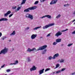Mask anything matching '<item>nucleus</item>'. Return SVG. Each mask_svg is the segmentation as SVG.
Wrapping results in <instances>:
<instances>
[{
  "label": "nucleus",
  "instance_id": "obj_1",
  "mask_svg": "<svg viewBox=\"0 0 75 75\" xmlns=\"http://www.w3.org/2000/svg\"><path fill=\"white\" fill-rule=\"evenodd\" d=\"M36 8H37V6H36L30 7L28 8L25 9L24 10V12H29V11H30V10H34V9H36Z\"/></svg>",
  "mask_w": 75,
  "mask_h": 75
},
{
  "label": "nucleus",
  "instance_id": "obj_2",
  "mask_svg": "<svg viewBox=\"0 0 75 75\" xmlns=\"http://www.w3.org/2000/svg\"><path fill=\"white\" fill-rule=\"evenodd\" d=\"M8 52V48L5 47L3 49L1 50L0 52V54H6Z\"/></svg>",
  "mask_w": 75,
  "mask_h": 75
},
{
  "label": "nucleus",
  "instance_id": "obj_3",
  "mask_svg": "<svg viewBox=\"0 0 75 75\" xmlns=\"http://www.w3.org/2000/svg\"><path fill=\"white\" fill-rule=\"evenodd\" d=\"M25 16L26 18H30V20H33V16L32 15H31L29 13H27L25 15Z\"/></svg>",
  "mask_w": 75,
  "mask_h": 75
},
{
  "label": "nucleus",
  "instance_id": "obj_4",
  "mask_svg": "<svg viewBox=\"0 0 75 75\" xmlns=\"http://www.w3.org/2000/svg\"><path fill=\"white\" fill-rule=\"evenodd\" d=\"M55 25V24L54 23H52L49 25H45L43 27V29L44 30L45 29H46L48 28V27H51V26H53V25Z\"/></svg>",
  "mask_w": 75,
  "mask_h": 75
},
{
  "label": "nucleus",
  "instance_id": "obj_5",
  "mask_svg": "<svg viewBox=\"0 0 75 75\" xmlns=\"http://www.w3.org/2000/svg\"><path fill=\"white\" fill-rule=\"evenodd\" d=\"M47 47V45H44L42 47H40L37 50V51H39V50H44V49H45Z\"/></svg>",
  "mask_w": 75,
  "mask_h": 75
},
{
  "label": "nucleus",
  "instance_id": "obj_6",
  "mask_svg": "<svg viewBox=\"0 0 75 75\" xmlns=\"http://www.w3.org/2000/svg\"><path fill=\"white\" fill-rule=\"evenodd\" d=\"M62 35V33L60 32H58L55 35L56 37H59V36L60 35Z\"/></svg>",
  "mask_w": 75,
  "mask_h": 75
},
{
  "label": "nucleus",
  "instance_id": "obj_7",
  "mask_svg": "<svg viewBox=\"0 0 75 75\" xmlns=\"http://www.w3.org/2000/svg\"><path fill=\"white\" fill-rule=\"evenodd\" d=\"M36 69H37V67H36L35 66H33L32 68L30 69V71H35V70H36Z\"/></svg>",
  "mask_w": 75,
  "mask_h": 75
},
{
  "label": "nucleus",
  "instance_id": "obj_8",
  "mask_svg": "<svg viewBox=\"0 0 75 75\" xmlns=\"http://www.w3.org/2000/svg\"><path fill=\"white\" fill-rule=\"evenodd\" d=\"M37 35L33 34L31 36V39H32V40L35 39L36 37H37Z\"/></svg>",
  "mask_w": 75,
  "mask_h": 75
},
{
  "label": "nucleus",
  "instance_id": "obj_9",
  "mask_svg": "<svg viewBox=\"0 0 75 75\" xmlns=\"http://www.w3.org/2000/svg\"><path fill=\"white\" fill-rule=\"evenodd\" d=\"M35 50H36V49L35 48H33L32 49H31L30 48H28L27 51L28 52H31V51H35Z\"/></svg>",
  "mask_w": 75,
  "mask_h": 75
},
{
  "label": "nucleus",
  "instance_id": "obj_10",
  "mask_svg": "<svg viewBox=\"0 0 75 75\" xmlns=\"http://www.w3.org/2000/svg\"><path fill=\"white\" fill-rule=\"evenodd\" d=\"M58 0H52L51 1V2L50 3V4H55L57 2Z\"/></svg>",
  "mask_w": 75,
  "mask_h": 75
},
{
  "label": "nucleus",
  "instance_id": "obj_11",
  "mask_svg": "<svg viewBox=\"0 0 75 75\" xmlns=\"http://www.w3.org/2000/svg\"><path fill=\"white\" fill-rule=\"evenodd\" d=\"M44 69L39 70L38 71L39 73V75H41L42 74H43V73H44Z\"/></svg>",
  "mask_w": 75,
  "mask_h": 75
},
{
  "label": "nucleus",
  "instance_id": "obj_12",
  "mask_svg": "<svg viewBox=\"0 0 75 75\" xmlns=\"http://www.w3.org/2000/svg\"><path fill=\"white\" fill-rule=\"evenodd\" d=\"M59 57V54L58 53H57L55 54L54 56H53V58L54 59H55L56 58H57V57Z\"/></svg>",
  "mask_w": 75,
  "mask_h": 75
},
{
  "label": "nucleus",
  "instance_id": "obj_13",
  "mask_svg": "<svg viewBox=\"0 0 75 75\" xmlns=\"http://www.w3.org/2000/svg\"><path fill=\"white\" fill-rule=\"evenodd\" d=\"M8 19L7 18H3L0 19V21H7Z\"/></svg>",
  "mask_w": 75,
  "mask_h": 75
},
{
  "label": "nucleus",
  "instance_id": "obj_14",
  "mask_svg": "<svg viewBox=\"0 0 75 75\" xmlns=\"http://www.w3.org/2000/svg\"><path fill=\"white\" fill-rule=\"evenodd\" d=\"M56 41L57 43L58 42H61V39H57L56 40Z\"/></svg>",
  "mask_w": 75,
  "mask_h": 75
},
{
  "label": "nucleus",
  "instance_id": "obj_15",
  "mask_svg": "<svg viewBox=\"0 0 75 75\" xmlns=\"http://www.w3.org/2000/svg\"><path fill=\"white\" fill-rule=\"evenodd\" d=\"M21 6H19L17 8V9L16 10H15V12H17L18 11H19L20 10V9H21Z\"/></svg>",
  "mask_w": 75,
  "mask_h": 75
},
{
  "label": "nucleus",
  "instance_id": "obj_16",
  "mask_svg": "<svg viewBox=\"0 0 75 75\" xmlns=\"http://www.w3.org/2000/svg\"><path fill=\"white\" fill-rule=\"evenodd\" d=\"M27 61L28 62H31V59H30V57H28L27 58Z\"/></svg>",
  "mask_w": 75,
  "mask_h": 75
},
{
  "label": "nucleus",
  "instance_id": "obj_17",
  "mask_svg": "<svg viewBox=\"0 0 75 75\" xmlns=\"http://www.w3.org/2000/svg\"><path fill=\"white\" fill-rule=\"evenodd\" d=\"M54 57H52V56H50L49 57H48L47 58V59H48L49 60H51V59H54L53 58Z\"/></svg>",
  "mask_w": 75,
  "mask_h": 75
},
{
  "label": "nucleus",
  "instance_id": "obj_18",
  "mask_svg": "<svg viewBox=\"0 0 75 75\" xmlns=\"http://www.w3.org/2000/svg\"><path fill=\"white\" fill-rule=\"evenodd\" d=\"M16 34V31H13L12 33L10 34V35H14Z\"/></svg>",
  "mask_w": 75,
  "mask_h": 75
},
{
  "label": "nucleus",
  "instance_id": "obj_19",
  "mask_svg": "<svg viewBox=\"0 0 75 75\" xmlns=\"http://www.w3.org/2000/svg\"><path fill=\"white\" fill-rule=\"evenodd\" d=\"M45 17H47L48 18H51V16L50 15H45Z\"/></svg>",
  "mask_w": 75,
  "mask_h": 75
},
{
  "label": "nucleus",
  "instance_id": "obj_20",
  "mask_svg": "<svg viewBox=\"0 0 75 75\" xmlns=\"http://www.w3.org/2000/svg\"><path fill=\"white\" fill-rule=\"evenodd\" d=\"M41 28V26H39L38 27H36V28H33L34 30H37V29H38V28Z\"/></svg>",
  "mask_w": 75,
  "mask_h": 75
},
{
  "label": "nucleus",
  "instance_id": "obj_21",
  "mask_svg": "<svg viewBox=\"0 0 75 75\" xmlns=\"http://www.w3.org/2000/svg\"><path fill=\"white\" fill-rule=\"evenodd\" d=\"M26 0H23L21 3V5H22V4H25V3Z\"/></svg>",
  "mask_w": 75,
  "mask_h": 75
},
{
  "label": "nucleus",
  "instance_id": "obj_22",
  "mask_svg": "<svg viewBox=\"0 0 75 75\" xmlns=\"http://www.w3.org/2000/svg\"><path fill=\"white\" fill-rule=\"evenodd\" d=\"M61 15L59 14L56 17V18L57 19L59 18H60L61 17Z\"/></svg>",
  "mask_w": 75,
  "mask_h": 75
},
{
  "label": "nucleus",
  "instance_id": "obj_23",
  "mask_svg": "<svg viewBox=\"0 0 75 75\" xmlns=\"http://www.w3.org/2000/svg\"><path fill=\"white\" fill-rule=\"evenodd\" d=\"M59 62L60 63H62L64 62V59H62L60 60Z\"/></svg>",
  "mask_w": 75,
  "mask_h": 75
},
{
  "label": "nucleus",
  "instance_id": "obj_24",
  "mask_svg": "<svg viewBox=\"0 0 75 75\" xmlns=\"http://www.w3.org/2000/svg\"><path fill=\"white\" fill-rule=\"evenodd\" d=\"M58 44V43L57 41L56 42H54L53 43V45H57Z\"/></svg>",
  "mask_w": 75,
  "mask_h": 75
},
{
  "label": "nucleus",
  "instance_id": "obj_25",
  "mask_svg": "<svg viewBox=\"0 0 75 75\" xmlns=\"http://www.w3.org/2000/svg\"><path fill=\"white\" fill-rule=\"evenodd\" d=\"M60 72H61V71L60 70H59L58 71H55L56 74H59V73H60Z\"/></svg>",
  "mask_w": 75,
  "mask_h": 75
},
{
  "label": "nucleus",
  "instance_id": "obj_26",
  "mask_svg": "<svg viewBox=\"0 0 75 75\" xmlns=\"http://www.w3.org/2000/svg\"><path fill=\"white\" fill-rule=\"evenodd\" d=\"M70 5V4H65L64 5V7H67L68 6H69Z\"/></svg>",
  "mask_w": 75,
  "mask_h": 75
},
{
  "label": "nucleus",
  "instance_id": "obj_27",
  "mask_svg": "<svg viewBox=\"0 0 75 75\" xmlns=\"http://www.w3.org/2000/svg\"><path fill=\"white\" fill-rule=\"evenodd\" d=\"M6 38H7V37L6 36H3L1 38V39L2 40H4V39Z\"/></svg>",
  "mask_w": 75,
  "mask_h": 75
},
{
  "label": "nucleus",
  "instance_id": "obj_28",
  "mask_svg": "<svg viewBox=\"0 0 75 75\" xmlns=\"http://www.w3.org/2000/svg\"><path fill=\"white\" fill-rule=\"evenodd\" d=\"M18 63V60H16L15 61V63H14V65H16V64H17Z\"/></svg>",
  "mask_w": 75,
  "mask_h": 75
},
{
  "label": "nucleus",
  "instance_id": "obj_29",
  "mask_svg": "<svg viewBox=\"0 0 75 75\" xmlns=\"http://www.w3.org/2000/svg\"><path fill=\"white\" fill-rule=\"evenodd\" d=\"M59 64H56V68H55V69L58 68V67H59Z\"/></svg>",
  "mask_w": 75,
  "mask_h": 75
},
{
  "label": "nucleus",
  "instance_id": "obj_30",
  "mask_svg": "<svg viewBox=\"0 0 75 75\" xmlns=\"http://www.w3.org/2000/svg\"><path fill=\"white\" fill-rule=\"evenodd\" d=\"M11 12L10 11H8L7 13H6L8 14H8H10V13H11Z\"/></svg>",
  "mask_w": 75,
  "mask_h": 75
},
{
  "label": "nucleus",
  "instance_id": "obj_31",
  "mask_svg": "<svg viewBox=\"0 0 75 75\" xmlns=\"http://www.w3.org/2000/svg\"><path fill=\"white\" fill-rule=\"evenodd\" d=\"M50 68L46 69L45 70V72H47V71H50Z\"/></svg>",
  "mask_w": 75,
  "mask_h": 75
},
{
  "label": "nucleus",
  "instance_id": "obj_32",
  "mask_svg": "<svg viewBox=\"0 0 75 75\" xmlns=\"http://www.w3.org/2000/svg\"><path fill=\"white\" fill-rule=\"evenodd\" d=\"M66 69V68H63L62 69V70H60L61 71V72H62V71H65V70Z\"/></svg>",
  "mask_w": 75,
  "mask_h": 75
},
{
  "label": "nucleus",
  "instance_id": "obj_33",
  "mask_svg": "<svg viewBox=\"0 0 75 75\" xmlns=\"http://www.w3.org/2000/svg\"><path fill=\"white\" fill-rule=\"evenodd\" d=\"M74 21H75V19H74L73 21L72 22H71L70 23H73V22H74ZM73 24L74 25H75V22H74V23Z\"/></svg>",
  "mask_w": 75,
  "mask_h": 75
},
{
  "label": "nucleus",
  "instance_id": "obj_34",
  "mask_svg": "<svg viewBox=\"0 0 75 75\" xmlns=\"http://www.w3.org/2000/svg\"><path fill=\"white\" fill-rule=\"evenodd\" d=\"M73 44V43L69 44L68 45V47H71Z\"/></svg>",
  "mask_w": 75,
  "mask_h": 75
},
{
  "label": "nucleus",
  "instance_id": "obj_35",
  "mask_svg": "<svg viewBox=\"0 0 75 75\" xmlns=\"http://www.w3.org/2000/svg\"><path fill=\"white\" fill-rule=\"evenodd\" d=\"M46 51H47V50H44V51L43 52H42V54H45Z\"/></svg>",
  "mask_w": 75,
  "mask_h": 75
},
{
  "label": "nucleus",
  "instance_id": "obj_36",
  "mask_svg": "<svg viewBox=\"0 0 75 75\" xmlns=\"http://www.w3.org/2000/svg\"><path fill=\"white\" fill-rule=\"evenodd\" d=\"M39 2V1H35V3H34V4H38V3Z\"/></svg>",
  "mask_w": 75,
  "mask_h": 75
},
{
  "label": "nucleus",
  "instance_id": "obj_37",
  "mask_svg": "<svg viewBox=\"0 0 75 75\" xmlns=\"http://www.w3.org/2000/svg\"><path fill=\"white\" fill-rule=\"evenodd\" d=\"M67 30H68V29H66L65 30H62L61 31V32H64V31H67Z\"/></svg>",
  "mask_w": 75,
  "mask_h": 75
},
{
  "label": "nucleus",
  "instance_id": "obj_38",
  "mask_svg": "<svg viewBox=\"0 0 75 75\" xmlns=\"http://www.w3.org/2000/svg\"><path fill=\"white\" fill-rule=\"evenodd\" d=\"M8 15L7 14V13H6L4 14V16H5V17H7V16H8Z\"/></svg>",
  "mask_w": 75,
  "mask_h": 75
},
{
  "label": "nucleus",
  "instance_id": "obj_39",
  "mask_svg": "<svg viewBox=\"0 0 75 75\" xmlns=\"http://www.w3.org/2000/svg\"><path fill=\"white\" fill-rule=\"evenodd\" d=\"M6 71L7 72H10V71H11V70L10 69H8L6 70Z\"/></svg>",
  "mask_w": 75,
  "mask_h": 75
},
{
  "label": "nucleus",
  "instance_id": "obj_40",
  "mask_svg": "<svg viewBox=\"0 0 75 75\" xmlns=\"http://www.w3.org/2000/svg\"><path fill=\"white\" fill-rule=\"evenodd\" d=\"M50 35H51V33H50L49 34L47 35L46 36V37H50Z\"/></svg>",
  "mask_w": 75,
  "mask_h": 75
},
{
  "label": "nucleus",
  "instance_id": "obj_41",
  "mask_svg": "<svg viewBox=\"0 0 75 75\" xmlns=\"http://www.w3.org/2000/svg\"><path fill=\"white\" fill-rule=\"evenodd\" d=\"M17 8V6H13L12 7V9H16Z\"/></svg>",
  "mask_w": 75,
  "mask_h": 75
},
{
  "label": "nucleus",
  "instance_id": "obj_42",
  "mask_svg": "<svg viewBox=\"0 0 75 75\" xmlns=\"http://www.w3.org/2000/svg\"><path fill=\"white\" fill-rule=\"evenodd\" d=\"M13 15V14H11V15H10L9 16V17L10 18L11 17H12V16Z\"/></svg>",
  "mask_w": 75,
  "mask_h": 75
},
{
  "label": "nucleus",
  "instance_id": "obj_43",
  "mask_svg": "<svg viewBox=\"0 0 75 75\" xmlns=\"http://www.w3.org/2000/svg\"><path fill=\"white\" fill-rule=\"evenodd\" d=\"M44 17H45V16H44L42 17H40V18H44Z\"/></svg>",
  "mask_w": 75,
  "mask_h": 75
},
{
  "label": "nucleus",
  "instance_id": "obj_44",
  "mask_svg": "<svg viewBox=\"0 0 75 75\" xmlns=\"http://www.w3.org/2000/svg\"><path fill=\"white\" fill-rule=\"evenodd\" d=\"M9 65H14V63H11L9 64Z\"/></svg>",
  "mask_w": 75,
  "mask_h": 75
},
{
  "label": "nucleus",
  "instance_id": "obj_45",
  "mask_svg": "<svg viewBox=\"0 0 75 75\" xmlns=\"http://www.w3.org/2000/svg\"><path fill=\"white\" fill-rule=\"evenodd\" d=\"M2 36V33H1L0 32V37H1Z\"/></svg>",
  "mask_w": 75,
  "mask_h": 75
},
{
  "label": "nucleus",
  "instance_id": "obj_46",
  "mask_svg": "<svg viewBox=\"0 0 75 75\" xmlns=\"http://www.w3.org/2000/svg\"><path fill=\"white\" fill-rule=\"evenodd\" d=\"M5 65V64H4V65H3V66H2L1 67V68H3V67H4V66Z\"/></svg>",
  "mask_w": 75,
  "mask_h": 75
},
{
  "label": "nucleus",
  "instance_id": "obj_47",
  "mask_svg": "<svg viewBox=\"0 0 75 75\" xmlns=\"http://www.w3.org/2000/svg\"><path fill=\"white\" fill-rule=\"evenodd\" d=\"M75 72L72 73L71 74V75H75Z\"/></svg>",
  "mask_w": 75,
  "mask_h": 75
},
{
  "label": "nucleus",
  "instance_id": "obj_48",
  "mask_svg": "<svg viewBox=\"0 0 75 75\" xmlns=\"http://www.w3.org/2000/svg\"><path fill=\"white\" fill-rule=\"evenodd\" d=\"M26 30H28V29H30V28L29 27H27L26 28Z\"/></svg>",
  "mask_w": 75,
  "mask_h": 75
},
{
  "label": "nucleus",
  "instance_id": "obj_49",
  "mask_svg": "<svg viewBox=\"0 0 75 75\" xmlns=\"http://www.w3.org/2000/svg\"><path fill=\"white\" fill-rule=\"evenodd\" d=\"M14 50V48H13L11 50V52H12V51H13Z\"/></svg>",
  "mask_w": 75,
  "mask_h": 75
},
{
  "label": "nucleus",
  "instance_id": "obj_50",
  "mask_svg": "<svg viewBox=\"0 0 75 75\" xmlns=\"http://www.w3.org/2000/svg\"><path fill=\"white\" fill-rule=\"evenodd\" d=\"M46 0H42V2H44V1H46Z\"/></svg>",
  "mask_w": 75,
  "mask_h": 75
},
{
  "label": "nucleus",
  "instance_id": "obj_51",
  "mask_svg": "<svg viewBox=\"0 0 75 75\" xmlns=\"http://www.w3.org/2000/svg\"><path fill=\"white\" fill-rule=\"evenodd\" d=\"M40 2H41V3H42V0H40Z\"/></svg>",
  "mask_w": 75,
  "mask_h": 75
},
{
  "label": "nucleus",
  "instance_id": "obj_52",
  "mask_svg": "<svg viewBox=\"0 0 75 75\" xmlns=\"http://www.w3.org/2000/svg\"><path fill=\"white\" fill-rule=\"evenodd\" d=\"M73 14H75V11L73 13Z\"/></svg>",
  "mask_w": 75,
  "mask_h": 75
},
{
  "label": "nucleus",
  "instance_id": "obj_53",
  "mask_svg": "<svg viewBox=\"0 0 75 75\" xmlns=\"http://www.w3.org/2000/svg\"><path fill=\"white\" fill-rule=\"evenodd\" d=\"M9 42H11V40H9Z\"/></svg>",
  "mask_w": 75,
  "mask_h": 75
},
{
  "label": "nucleus",
  "instance_id": "obj_54",
  "mask_svg": "<svg viewBox=\"0 0 75 75\" xmlns=\"http://www.w3.org/2000/svg\"><path fill=\"white\" fill-rule=\"evenodd\" d=\"M53 74H55V72H54Z\"/></svg>",
  "mask_w": 75,
  "mask_h": 75
},
{
  "label": "nucleus",
  "instance_id": "obj_55",
  "mask_svg": "<svg viewBox=\"0 0 75 75\" xmlns=\"http://www.w3.org/2000/svg\"><path fill=\"white\" fill-rule=\"evenodd\" d=\"M41 38H42V37H41Z\"/></svg>",
  "mask_w": 75,
  "mask_h": 75
},
{
  "label": "nucleus",
  "instance_id": "obj_56",
  "mask_svg": "<svg viewBox=\"0 0 75 75\" xmlns=\"http://www.w3.org/2000/svg\"><path fill=\"white\" fill-rule=\"evenodd\" d=\"M5 75H7V74H5Z\"/></svg>",
  "mask_w": 75,
  "mask_h": 75
},
{
  "label": "nucleus",
  "instance_id": "obj_57",
  "mask_svg": "<svg viewBox=\"0 0 75 75\" xmlns=\"http://www.w3.org/2000/svg\"><path fill=\"white\" fill-rule=\"evenodd\" d=\"M1 69V68H0V70Z\"/></svg>",
  "mask_w": 75,
  "mask_h": 75
}]
</instances>
